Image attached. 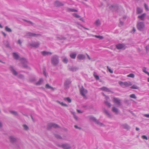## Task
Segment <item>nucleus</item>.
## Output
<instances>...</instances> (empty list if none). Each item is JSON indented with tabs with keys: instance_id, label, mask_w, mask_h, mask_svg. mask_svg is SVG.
Wrapping results in <instances>:
<instances>
[{
	"instance_id": "nucleus-1",
	"label": "nucleus",
	"mask_w": 149,
	"mask_h": 149,
	"mask_svg": "<svg viewBox=\"0 0 149 149\" xmlns=\"http://www.w3.org/2000/svg\"><path fill=\"white\" fill-rule=\"evenodd\" d=\"M59 56L57 55H53L51 58V63L54 66L57 65L59 63Z\"/></svg>"
},
{
	"instance_id": "nucleus-2",
	"label": "nucleus",
	"mask_w": 149,
	"mask_h": 149,
	"mask_svg": "<svg viewBox=\"0 0 149 149\" xmlns=\"http://www.w3.org/2000/svg\"><path fill=\"white\" fill-rule=\"evenodd\" d=\"M21 61V64H22V67L24 68L28 69L29 70H31L30 67H29L28 65L26 64L28 62L27 60L24 58H21L20 59Z\"/></svg>"
},
{
	"instance_id": "nucleus-3",
	"label": "nucleus",
	"mask_w": 149,
	"mask_h": 149,
	"mask_svg": "<svg viewBox=\"0 0 149 149\" xmlns=\"http://www.w3.org/2000/svg\"><path fill=\"white\" fill-rule=\"evenodd\" d=\"M72 82L70 78L66 79L64 83V86L65 89H67L70 88V85Z\"/></svg>"
},
{
	"instance_id": "nucleus-4",
	"label": "nucleus",
	"mask_w": 149,
	"mask_h": 149,
	"mask_svg": "<svg viewBox=\"0 0 149 149\" xmlns=\"http://www.w3.org/2000/svg\"><path fill=\"white\" fill-rule=\"evenodd\" d=\"M145 24L143 22H140L137 24V28L138 30L142 31H143Z\"/></svg>"
},
{
	"instance_id": "nucleus-5",
	"label": "nucleus",
	"mask_w": 149,
	"mask_h": 149,
	"mask_svg": "<svg viewBox=\"0 0 149 149\" xmlns=\"http://www.w3.org/2000/svg\"><path fill=\"white\" fill-rule=\"evenodd\" d=\"M109 8L112 11H117L119 8L118 6L116 4H114L109 7Z\"/></svg>"
},
{
	"instance_id": "nucleus-6",
	"label": "nucleus",
	"mask_w": 149,
	"mask_h": 149,
	"mask_svg": "<svg viewBox=\"0 0 149 149\" xmlns=\"http://www.w3.org/2000/svg\"><path fill=\"white\" fill-rule=\"evenodd\" d=\"M85 56L83 54H79L77 57V61L80 62V61L84 60L86 58Z\"/></svg>"
},
{
	"instance_id": "nucleus-7",
	"label": "nucleus",
	"mask_w": 149,
	"mask_h": 149,
	"mask_svg": "<svg viewBox=\"0 0 149 149\" xmlns=\"http://www.w3.org/2000/svg\"><path fill=\"white\" fill-rule=\"evenodd\" d=\"M40 36H41V35L40 34H36L30 32H29L26 33L25 36H27V38H29L30 37H37Z\"/></svg>"
},
{
	"instance_id": "nucleus-8",
	"label": "nucleus",
	"mask_w": 149,
	"mask_h": 149,
	"mask_svg": "<svg viewBox=\"0 0 149 149\" xmlns=\"http://www.w3.org/2000/svg\"><path fill=\"white\" fill-rule=\"evenodd\" d=\"M88 91L87 89H85L84 87L82 86L80 89V93L81 95L83 96L85 95V94L87 93Z\"/></svg>"
},
{
	"instance_id": "nucleus-9",
	"label": "nucleus",
	"mask_w": 149,
	"mask_h": 149,
	"mask_svg": "<svg viewBox=\"0 0 149 149\" xmlns=\"http://www.w3.org/2000/svg\"><path fill=\"white\" fill-rule=\"evenodd\" d=\"M54 5L57 7H59L61 6H63L64 4L58 1H56L54 2Z\"/></svg>"
},
{
	"instance_id": "nucleus-10",
	"label": "nucleus",
	"mask_w": 149,
	"mask_h": 149,
	"mask_svg": "<svg viewBox=\"0 0 149 149\" xmlns=\"http://www.w3.org/2000/svg\"><path fill=\"white\" fill-rule=\"evenodd\" d=\"M113 101L114 102L116 103L119 106L121 105V103L120 102V100H119L118 98L115 97H114L113 99Z\"/></svg>"
},
{
	"instance_id": "nucleus-11",
	"label": "nucleus",
	"mask_w": 149,
	"mask_h": 149,
	"mask_svg": "<svg viewBox=\"0 0 149 149\" xmlns=\"http://www.w3.org/2000/svg\"><path fill=\"white\" fill-rule=\"evenodd\" d=\"M40 43L38 42H34L31 43L30 44V46L36 48L38 47L40 45Z\"/></svg>"
},
{
	"instance_id": "nucleus-12",
	"label": "nucleus",
	"mask_w": 149,
	"mask_h": 149,
	"mask_svg": "<svg viewBox=\"0 0 149 149\" xmlns=\"http://www.w3.org/2000/svg\"><path fill=\"white\" fill-rule=\"evenodd\" d=\"M9 139H10V142L12 143H14L17 141L16 138L14 136H9Z\"/></svg>"
},
{
	"instance_id": "nucleus-13",
	"label": "nucleus",
	"mask_w": 149,
	"mask_h": 149,
	"mask_svg": "<svg viewBox=\"0 0 149 149\" xmlns=\"http://www.w3.org/2000/svg\"><path fill=\"white\" fill-rule=\"evenodd\" d=\"M116 47L118 49H122L125 46L124 44L119 43L116 45Z\"/></svg>"
},
{
	"instance_id": "nucleus-14",
	"label": "nucleus",
	"mask_w": 149,
	"mask_h": 149,
	"mask_svg": "<svg viewBox=\"0 0 149 149\" xmlns=\"http://www.w3.org/2000/svg\"><path fill=\"white\" fill-rule=\"evenodd\" d=\"M62 148L64 149H70L71 148L70 145L67 143L62 144Z\"/></svg>"
},
{
	"instance_id": "nucleus-15",
	"label": "nucleus",
	"mask_w": 149,
	"mask_h": 149,
	"mask_svg": "<svg viewBox=\"0 0 149 149\" xmlns=\"http://www.w3.org/2000/svg\"><path fill=\"white\" fill-rule=\"evenodd\" d=\"M101 89L102 91H105L107 92H109L113 93V92L111 91L109 88L106 87H102L100 88Z\"/></svg>"
},
{
	"instance_id": "nucleus-16",
	"label": "nucleus",
	"mask_w": 149,
	"mask_h": 149,
	"mask_svg": "<svg viewBox=\"0 0 149 149\" xmlns=\"http://www.w3.org/2000/svg\"><path fill=\"white\" fill-rule=\"evenodd\" d=\"M10 70L12 72V73L15 75L16 76L17 74V72L14 69L13 67L11 66L10 67Z\"/></svg>"
},
{
	"instance_id": "nucleus-17",
	"label": "nucleus",
	"mask_w": 149,
	"mask_h": 149,
	"mask_svg": "<svg viewBox=\"0 0 149 149\" xmlns=\"http://www.w3.org/2000/svg\"><path fill=\"white\" fill-rule=\"evenodd\" d=\"M89 117L90 120L93 121L96 124H97L98 120H97L95 117L92 116H89Z\"/></svg>"
},
{
	"instance_id": "nucleus-18",
	"label": "nucleus",
	"mask_w": 149,
	"mask_h": 149,
	"mask_svg": "<svg viewBox=\"0 0 149 149\" xmlns=\"http://www.w3.org/2000/svg\"><path fill=\"white\" fill-rule=\"evenodd\" d=\"M146 14L144 13L138 16V18L140 19L141 20L144 21V17L146 16Z\"/></svg>"
},
{
	"instance_id": "nucleus-19",
	"label": "nucleus",
	"mask_w": 149,
	"mask_h": 149,
	"mask_svg": "<svg viewBox=\"0 0 149 149\" xmlns=\"http://www.w3.org/2000/svg\"><path fill=\"white\" fill-rule=\"evenodd\" d=\"M41 53L43 56H45L46 55H48V54L51 55L52 54V52H47L46 51H42L41 52Z\"/></svg>"
},
{
	"instance_id": "nucleus-20",
	"label": "nucleus",
	"mask_w": 149,
	"mask_h": 149,
	"mask_svg": "<svg viewBox=\"0 0 149 149\" xmlns=\"http://www.w3.org/2000/svg\"><path fill=\"white\" fill-rule=\"evenodd\" d=\"M12 54L13 57L16 60L18 59L19 56L17 53L13 52Z\"/></svg>"
},
{
	"instance_id": "nucleus-21",
	"label": "nucleus",
	"mask_w": 149,
	"mask_h": 149,
	"mask_svg": "<svg viewBox=\"0 0 149 149\" xmlns=\"http://www.w3.org/2000/svg\"><path fill=\"white\" fill-rule=\"evenodd\" d=\"M78 69V68L76 66H72L69 68L70 70L72 72L76 71Z\"/></svg>"
},
{
	"instance_id": "nucleus-22",
	"label": "nucleus",
	"mask_w": 149,
	"mask_h": 149,
	"mask_svg": "<svg viewBox=\"0 0 149 149\" xmlns=\"http://www.w3.org/2000/svg\"><path fill=\"white\" fill-rule=\"evenodd\" d=\"M122 126L123 127L124 129L127 130H129L130 128V126L126 123L123 124Z\"/></svg>"
},
{
	"instance_id": "nucleus-23",
	"label": "nucleus",
	"mask_w": 149,
	"mask_h": 149,
	"mask_svg": "<svg viewBox=\"0 0 149 149\" xmlns=\"http://www.w3.org/2000/svg\"><path fill=\"white\" fill-rule=\"evenodd\" d=\"M43 81V79L42 78H40L39 81L35 83L36 85H41Z\"/></svg>"
},
{
	"instance_id": "nucleus-24",
	"label": "nucleus",
	"mask_w": 149,
	"mask_h": 149,
	"mask_svg": "<svg viewBox=\"0 0 149 149\" xmlns=\"http://www.w3.org/2000/svg\"><path fill=\"white\" fill-rule=\"evenodd\" d=\"M82 107L83 108H85L86 109H88L91 108L92 107V105L86 104L83 105Z\"/></svg>"
},
{
	"instance_id": "nucleus-25",
	"label": "nucleus",
	"mask_w": 149,
	"mask_h": 149,
	"mask_svg": "<svg viewBox=\"0 0 149 149\" xmlns=\"http://www.w3.org/2000/svg\"><path fill=\"white\" fill-rule=\"evenodd\" d=\"M9 111L14 116H19L18 113L16 111L10 110Z\"/></svg>"
},
{
	"instance_id": "nucleus-26",
	"label": "nucleus",
	"mask_w": 149,
	"mask_h": 149,
	"mask_svg": "<svg viewBox=\"0 0 149 149\" xmlns=\"http://www.w3.org/2000/svg\"><path fill=\"white\" fill-rule=\"evenodd\" d=\"M77 54L75 52H73L70 54V57L72 59H75L76 57Z\"/></svg>"
},
{
	"instance_id": "nucleus-27",
	"label": "nucleus",
	"mask_w": 149,
	"mask_h": 149,
	"mask_svg": "<svg viewBox=\"0 0 149 149\" xmlns=\"http://www.w3.org/2000/svg\"><path fill=\"white\" fill-rule=\"evenodd\" d=\"M53 127L52 126V123H49L47 125V130H50L51 129L52 127Z\"/></svg>"
},
{
	"instance_id": "nucleus-28",
	"label": "nucleus",
	"mask_w": 149,
	"mask_h": 149,
	"mask_svg": "<svg viewBox=\"0 0 149 149\" xmlns=\"http://www.w3.org/2000/svg\"><path fill=\"white\" fill-rule=\"evenodd\" d=\"M143 12V10L137 7L136 9V13L137 14H140Z\"/></svg>"
},
{
	"instance_id": "nucleus-29",
	"label": "nucleus",
	"mask_w": 149,
	"mask_h": 149,
	"mask_svg": "<svg viewBox=\"0 0 149 149\" xmlns=\"http://www.w3.org/2000/svg\"><path fill=\"white\" fill-rule=\"evenodd\" d=\"M112 111L113 112L115 113L116 114H117L118 112V109L114 107H112Z\"/></svg>"
},
{
	"instance_id": "nucleus-30",
	"label": "nucleus",
	"mask_w": 149,
	"mask_h": 149,
	"mask_svg": "<svg viewBox=\"0 0 149 149\" xmlns=\"http://www.w3.org/2000/svg\"><path fill=\"white\" fill-rule=\"evenodd\" d=\"M104 113L107 115L108 117L109 118H110L111 117V115L109 113L108 111L106 110L105 109H104Z\"/></svg>"
},
{
	"instance_id": "nucleus-31",
	"label": "nucleus",
	"mask_w": 149,
	"mask_h": 149,
	"mask_svg": "<svg viewBox=\"0 0 149 149\" xmlns=\"http://www.w3.org/2000/svg\"><path fill=\"white\" fill-rule=\"evenodd\" d=\"M95 24L97 26H98L101 24V23L99 19H98L95 22Z\"/></svg>"
},
{
	"instance_id": "nucleus-32",
	"label": "nucleus",
	"mask_w": 149,
	"mask_h": 149,
	"mask_svg": "<svg viewBox=\"0 0 149 149\" xmlns=\"http://www.w3.org/2000/svg\"><path fill=\"white\" fill-rule=\"evenodd\" d=\"M97 73L95 72H94L93 75L97 80H98L99 79V76L96 74Z\"/></svg>"
},
{
	"instance_id": "nucleus-33",
	"label": "nucleus",
	"mask_w": 149,
	"mask_h": 149,
	"mask_svg": "<svg viewBox=\"0 0 149 149\" xmlns=\"http://www.w3.org/2000/svg\"><path fill=\"white\" fill-rule=\"evenodd\" d=\"M5 30L6 31L9 32H11L12 31V30L10 28H8V26H5Z\"/></svg>"
},
{
	"instance_id": "nucleus-34",
	"label": "nucleus",
	"mask_w": 149,
	"mask_h": 149,
	"mask_svg": "<svg viewBox=\"0 0 149 149\" xmlns=\"http://www.w3.org/2000/svg\"><path fill=\"white\" fill-rule=\"evenodd\" d=\"M104 103L108 107L110 108L111 107V103L107 101H104Z\"/></svg>"
},
{
	"instance_id": "nucleus-35",
	"label": "nucleus",
	"mask_w": 149,
	"mask_h": 149,
	"mask_svg": "<svg viewBox=\"0 0 149 149\" xmlns=\"http://www.w3.org/2000/svg\"><path fill=\"white\" fill-rule=\"evenodd\" d=\"M53 127L56 128H60V127L56 123H52Z\"/></svg>"
},
{
	"instance_id": "nucleus-36",
	"label": "nucleus",
	"mask_w": 149,
	"mask_h": 149,
	"mask_svg": "<svg viewBox=\"0 0 149 149\" xmlns=\"http://www.w3.org/2000/svg\"><path fill=\"white\" fill-rule=\"evenodd\" d=\"M55 137L57 139H62V137L60 135L57 134H55L54 135Z\"/></svg>"
},
{
	"instance_id": "nucleus-37",
	"label": "nucleus",
	"mask_w": 149,
	"mask_h": 149,
	"mask_svg": "<svg viewBox=\"0 0 149 149\" xmlns=\"http://www.w3.org/2000/svg\"><path fill=\"white\" fill-rule=\"evenodd\" d=\"M130 88L131 89H138L139 88L137 86L133 85L132 86H131Z\"/></svg>"
},
{
	"instance_id": "nucleus-38",
	"label": "nucleus",
	"mask_w": 149,
	"mask_h": 149,
	"mask_svg": "<svg viewBox=\"0 0 149 149\" xmlns=\"http://www.w3.org/2000/svg\"><path fill=\"white\" fill-rule=\"evenodd\" d=\"M45 87L47 88L53 89V87L50 86L48 84H46L45 86Z\"/></svg>"
},
{
	"instance_id": "nucleus-39",
	"label": "nucleus",
	"mask_w": 149,
	"mask_h": 149,
	"mask_svg": "<svg viewBox=\"0 0 149 149\" xmlns=\"http://www.w3.org/2000/svg\"><path fill=\"white\" fill-rule=\"evenodd\" d=\"M24 129V130H27L29 129V127L26 124L23 125Z\"/></svg>"
},
{
	"instance_id": "nucleus-40",
	"label": "nucleus",
	"mask_w": 149,
	"mask_h": 149,
	"mask_svg": "<svg viewBox=\"0 0 149 149\" xmlns=\"http://www.w3.org/2000/svg\"><path fill=\"white\" fill-rule=\"evenodd\" d=\"M72 15L74 17L77 18H79L81 17V16L77 13H73L72 14Z\"/></svg>"
},
{
	"instance_id": "nucleus-41",
	"label": "nucleus",
	"mask_w": 149,
	"mask_h": 149,
	"mask_svg": "<svg viewBox=\"0 0 149 149\" xmlns=\"http://www.w3.org/2000/svg\"><path fill=\"white\" fill-rule=\"evenodd\" d=\"M23 21H24V22H26L28 23H29L30 24H31V25H34V24L32 22H31V21H28L25 19H23Z\"/></svg>"
},
{
	"instance_id": "nucleus-42",
	"label": "nucleus",
	"mask_w": 149,
	"mask_h": 149,
	"mask_svg": "<svg viewBox=\"0 0 149 149\" xmlns=\"http://www.w3.org/2000/svg\"><path fill=\"white\" fill-rule=\"evenodd\" d=\"M18 77L19 78L23 79H24V76L22 74H19L18 76Z\"/></svg>"
},
{
	"instance_id": "nucleus-43",
	"label": "nucleus",
	"mask_w": 149,
	"mask_h": 149,
	"mask_svg": "<svg viewBox=\"0 0 149 149\" xmlns=\"http://www.w3.org/2000/svg\"><path fill=\"white\" fill-rule=\"evenodd\" d=\"M64 100H67L69 103H70L71 102V100L69 97L65 98Z\"/></svg>"
},
{
	"instance_id": "nucleus-44",
	"label": "nucleus",
	"mask_w": 149,
	"mask_h": 149,
	"mask_svg": "<svg viewBox=\"0 0 149 149\" xmlns=\"http://www.w3.org/2000/svg\"><path fill=\"white\" fill-rule=\"evenodd\" d=\"M63 63H67L68 62V60L67 58L65 57L63 59Z\"/></svg>"
},
{
	"instance_id": "nucleus-45",
	"label": "nucleus",
	"mask_w": 149,
	"mask_h": 149,
	"mask_svg": "<svg viewBox=\"0 0 149 149\" xmlns=\"http://www.w3.org/2000/svg\"><path fill=\"white\" fill-rule=\"evenodd\" d=\"M43 75L46 77L47 76V74L46 72V69L45 68H44L43 69Z\"/></svg>"
},
{
	"instance_id": "nucleus-46",
	"label": "nucleus",
	"mask_w": 149,
	"mask_h": 149,
	"mask_svg": "<svg viewBox=\"0 0 149 149\" xmlns=\"http://www.w3.org/2000/svg\"><path fill=\"white\" fill-rule=\"evenodd\" d=\"M57 38H58V39H59L60 40H65L66 39V38H65L64 37H63L62 36H61L60 37H57Z\"/></svg>"
},
{
	"instance_id": "nucleus-47",
	"label": "nucleus",
	"mask_w": 149,
	"mask_h": 149,
	"mask_svg": "<svg viewBox=\"0 0 149 149\" xmlns=\"http://www.w3.org/2000/svg\"><path fill=\"white\" fill-rule=\"evenodd\" d=\"M69 10L72 12H77L78 10L76 9L72 8H69Z\"/></svg>"
},
{
	"instance_id": "nucleus-48",
	"label": "nucleus",
	"mask_w": 149,
	"mask_h": 149,
	"mask_svg": "<svg viewBox=\"0 0 149 149\" xmlns=\"http://www.w3.org/2000/svg\"><path fill=\"white\" fill-rule=\"evenodd\" d=\"M130 97L131 98H132L134 99H136V96L134 94H131L130 95Z\"/></svg>"
},
{
	"instance_id": "nucleus-49",
	"label": "nucleus",
	"mask_w": 149,
	"mask_h": 149,
	"mask_svg": "<svg viewBox=\"0 0 149 149\" xmlns=\"http://www.w3.org/2000/svg\"><path fill=\"white\" fill-rule=\"evenodd\" d=\"M134 74L133 73H130L127 75L128 77H130L132 78H134Z\"/></svg>"
},
{
	"instance_id": "nucleus-50",
	"label": "nucleus",
	"mask_w": 149,
	"mask_h": 149,
	"mask_svg": "<svg viewBox=\"0 0 149 149\" xmlns=\"http://www.w3.org/2000/svg\"><path fill=\"white\" fill-rule=\"evenodd\" d=\"M96 124L99 125L100 126H102L103 125L104 126V125L103 123L100 122L99 120H98Z\"/></svg>"
},
{
	"instance_id": "nucleus-51",
	"label": "nucleus",
	"mask_w": 149,
	"mask_h": 149,
	"mask_svg": "<svg viewBox=\"0 0 149 149\" xmlns=\"http://www.w3.org/2000/svg\"><path fill=\"white\" fill-rule=\"evenodd\" d=\"M147 53H149V45H147L146 47Z\"/></svg>"
},
{
	"instance_id": "nucleus-52",
	"label": "nucleus",
	"mask_w": 149,
	"mask_h": 149,
	"mask_svg": "<svg viewBox=\"0 0 149 149\" xmlns=\"http://www.w3.org/2000/svg\"><path fill=\"white\" fill-rule=\"evenodd\" d=\"M61 104L63 106H64V107H68V105L67 104H64V103L63 102H62L61 103Z\"/></svg>"
},
{
	"instance_id": "nucleus-53",
	"label": "nucleus",
	"mask_w": 149,
	"mask_h": 149,
	"mask_svg": "<svg viewBox=\"0 0 149 149\" xmlns=\"http://www.w3.org/2000/svg\"><path fill=\"white\" fill-rule=\"evenodd\" d=\"M142 138L143 139H146L147 140L148 139V138L147 137L146 135H142Z\"/></svg>"
},
{
	"instance_id": "nucleus-54",
	"label": "nucleus",
	"mask_w": 149,
	"mask_h": 149,
	"mask_svg": "<svg viewBox=\"0 0 149 149\" xmlns=\"http://www.w3.org/2000/svg\"><path fill=\"white\" fill-rule=\"evenodd\" d=\"M124 85H125L126 87H129L128 82H127L126 81L124 82Z\"/></svg>"
},
{
	"instance_id": "nucleus-55",
	"label": "nucleus",
	"mask_w": 149,
	"mask_h": 149,
	"mask_svg": "<svg viewBox=\"0 0 149 149\" xmlns=\"http://www.w3.org/2000/svg\"><path fill=\"white\" fill-rule=\"evenodd\" d=\"M107 68L109 70V71L111 73H113V71L111 69L109 68V67L108 66H107Z\"/></svg>"
},
{
	"instance_id": "nucleus-56",
	"label": "nucleus",
	"mask_w": 149,
	"mask_h": 149,
	"mask_svg": "<svg viewBox=\"0 0 149 149\" xmlns=\"http://www.w3.org/2000/svg\"><path fill=\"white\" fill-rule=\"evenodd\" d=\"M146 68L145 67H143V72L146 74L148 72L146 71Z\"/></svg>"
},
{
	"instance_id": "nucleus-57",
	"label": "nucleus",
	"mask_w": 149,
	"mask_h": 149,
	"mask_svg": "<svg viewBox=\"0 0 149 149\" xmlns=\"http://www.w3.org/2000/svg\"><path fill=\"white\" fill-rule=\"evenodd\" d=\"M97 38H99L100 39L102 40L104 38V37L103 36L98 35Z\"/></svg>"
},
{
	"instance_id": "nucleus-58",
	"label": "nucleus",
	"mask_w": 149,
	"mask_h": 149,
	"mask_svg": "<svg viewBox=\"0 0 149 149\" xmlns=\"http://www.w3.org/2000/svg\"><path fill=\"white\" fill-rule=\"evenodd\" d=\"M74 127L75 128H76V129H79V130H81V127H78L77 125H75L74 126Z\"/></svg>"
},
{
	"instance_id": "nucleus-59",
	"label": "nucleus",
	"mask_w": 149,
	"mask_h": 149,
	"mask_svg": "<svg viewBox=\"0 0 149 149\" xmlns=\"http://www.w3.org/2000/svg\"><path fill=\"white\" fill-rule=\"evenodd\" d=\"M7 42L8 43L6 45V47H10V44L8 41H7Z\"/></svg>"
},
{
	"instance_id": "nucleus-60",
	"label": "nucleus",
	"mask_w": 149,
	"mask_h": 149,
	"mask_svg": "<svg viewBox=\"0 0 149 149\" xmlns=\"http://www.w3.org/2000/svg\"><path fill=\"white\" fill-rule=\"evenodd\" d=\"M135 31H136V29L134 27H133V28L132 31L131 32V33H134V32Z\"/></svg>"
},
{
	"instance_id": "nucleus-61",
	"label": "nucleus",
	"mask_w": 149,
	"mask_h": 149,
	"mask_svg": "<svg viewBox=\"0 0 149 149\" xmlns=\"http://www.w3.org/2000/svg\"><path fill=\"white\" fill-rule=\"evenodd\" d=\"M77 111L79 113H82L83 112V111H81L79 109H77Z\"/></svg>"
},
{
	"instance_id": "nucleus-62",
	"label": "nucleus",
	"mask_w": 149,
	"mask_h": 149,
	"mask_svg": "<svg viewBox=\"0 0 149 149\" xmlns=\"http://www.w3.org/2000/svg\"><path fill=\"white\" fill-rule=\"evenodd\" d=\"M119 84L120 85L122 86L123 85H124V82H123V81H120L119 82Z\"/></svg>"
},
{
	"instance_id": "nucleus-63",
	"label": "nucleus",
	"mask_w": 149,
	"mask_h": 149,
	"mask_svg": "<svg viewBox=\"0 0 149 149\" xmlns=\"http://www.w3.org/2000/svg\"><path fill=\"white\" fill-rule=\"evenodd\" d=\"M144 6H145V8L146 9V10H148L149 9H148V6H147V5L146 3H145Z\"/></svg>"
},
{
	"instance_id": "nucleus-64",
	"label": "nucleus",
	"mask_w": 149,
	"mask_h": 149,
	"mask_svg": "<svg viewBox=\"0 0 149 149\" xmlns=\"http://www.w3.org/2000/svg\"><path fill=\"white\" fill-rule=\"evenodd\" d=\"M1 33L4 35V37H6V33H4V32H3V31H1Z\"/></svg>"
}]
</instances>
